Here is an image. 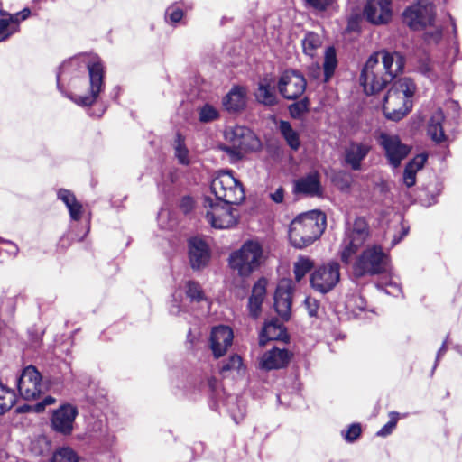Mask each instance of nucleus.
<instances>
[{"label": "nucleus", "mask_w": 462, "mask_h": 462, "mask_svg": "<svg viewBox=\"0 0 462 462\" xmlns=\"http://www.w3.org/2000/svg\"><path fill=\"white\" fill-rule=\"evenodd\" d=\"M189 259L192 269L199 270L207 266L210 259V251L201 238L192 237L189 241Z\"/></svg>", "instance_id": "obj_21"}, {"label": "nucleus", "mask_w": 462, "mask_h": 462, "mask_svg": "<svg viewBox=\"0 0 462 462\" xmlns=\"http://www.w3.org/2000/svg\"><path fill=\"white\" fill-rule=\"evenodd\" d=\"M427 154H417L411 161H410L404 169L403 183L407 188L413 187L416 183V174L421 170L427 162Z\"/></svg>", "instance_id": "obj_28"}, {"label": "nucleus", "mask_w": 462, "mask_h": 462, "mask_svg": "<svg viewBox=\"0 0 462 462\" xmlns=\"http://www.w3.org/2000/svg\"><path fill=\"white\" fill-rule=\"evenodd\" d=\"M17 31V26L11 23L9 17L7 19H0V42L5 41Z\"/></svg>", "instance_id": "obj_45"}, {"label": "nucleus", "mask_w": 462, "mask_h": 462, "mask_svg": "<svg viewBox=\"0 0 462 462\" xmlns=\"http://www.w3.org/2000/svg\"><path fill=\"white\" fill-rule=\"evenodd\" d=\"M0 244L5 245V250L9 255L15 256L19 252L18 246L11 241H7L0 237Z\"/></svg>", "instance_id": "obj_50"}, {"label": "nucleus", "mask_w": 462, "mask_h": 462, "mask_svg": "<svg viewBox=\"0 0 462 462\" xmlns=\"http://www.w3.org/2000/svg\"><path fill=\"white\" fill-rule=\"evenodd\" d=\"M350 187V182L348 180L342 181V185L340 186L341 189H347Z\"/></svg>", "instance_id": "obj_63"}, {"label": "nucleus", "mask_w": 462, "mask_h": 462, "mask_svg": "<svg viewBox=\"0 0 462 462\" xmlns=\"http://www.w3.org/2000/svg\"><path fill=\"white\" fill-rule=\"evenodd\" d=\"M256 100L264 106H273L277 103L275 83L271 78H263L258 82L254 93Z\"/></svg>", "instance_id": "obj_27"}, {"label": "nucleus", "mask_w": 462, "mask_h": 462, "mask_svg": "<svg viewBox=\"0 0 462 462\" xmlns=\"http://www.w3.org/2000/svg\"><path fill=\"white\" fill-rule=\"evenodd\" d=\"M378 143L383 149L389 164L393 168L399 167L411 152V147L403 143L395 134L381 133Z\"/></svg>", "instance_id": "obj_12"}, {"label": "nucleus", "mask_w": 462, "mask_h": 462, "mask_svg": "<svg viewBox=\"0 0 462 462\" xmlns=\"http://www.w3.org/2000/svg\"><path fill=\"white\" fill-rule=\"evenodd\" d=\"M363 14L365 18L373 24H386L393 16L391 0H366Z\"/></svg>", "instance_id": "obj_15"}, {"label": "nucleus", "mask_w": 462, "mask_h": 462, "mask_svg": "<svg viewBox=\"0 0 462 462\" xmlns=\"http://www.w3.org/2000/svg\"><path fill=\"white\" fill-rule=\"evenodd\" d=\"M78 416L76 406L67 403L53 411L51 416V427L60 433H71L74 430V421Z\"/></svg>", "instance_id": "obj_18"}, {"label": "nucleus", "mask_w": 462, "mask_h": 462, "mask_svg": "<svg viewBox=\"0 0 462 462\" xmlns=\"http://www.w3.org/2000/svg\"><path fill=\"white\" fill-rule=\"evenodd\" d=\"M302 109L305 110L306 109V106L303 105V104L302 105L297 104V105H294V106H292L291 107V112L292 115H294L295 111L297 110V113L299 114V113L301 112Z\"/></svg>", "instance_id": "obj_59"}, {"label": "nucleus", "mask_w": 462, "mask_h": 462, "mask_svg": "<svg viewBox=\"0 0 462 462\" xmlns=\"http://www.w3.org/2000/svg\"><path fill=\"white\" fill-rule=\"evenodd\" d=\"M175 156L181 164H189V150L184 144V139L181 134H177L174 141Z\"/></svg>", "instance_id": "obj_37"}, {"label": "nucleus", "mask_w": 462, "mask_h": 462, "mask_svg": "<svg viewBox=\"0 0 462 462\" xmlns=\"http://www.w3.org/2000/svg\"><path fill=\"white\" fill-rule=\"evenodd\" d=\"M305 305L308 310L310 316H316L319 308V302L315 298L307 297L305 300Z\"/></svg>", "instance_id": "obj_49"}, {"label": "nucleus", "mask_w": 462, "mask_h": 462, "mask_svg": "<svg viewBox=\"0 0 462 462\" xmlns=\"http://www.w3.org/2000/svg\"><path fill=\"white\" fill-rule=\"evenodd\" d=\"M218 110L210 104H205L199 110V119L202 123H208L217 119Z\"/></svg>", "instance_id": "obj_40"}, {"label": "nucleus", "mask_w": 462, "mask_h": 462, "mask_svg": "<svg viewBox=\"0 0 462 462\" xmlns=\"http://www.w3.org/2000/svg\"><path fill=\"white\" fill-rule=\"evenodd\" d=\"M279 130L290 148L293 151H297L300 146V140L298 132L295 131L287 121L280 122Z\"/></svg>", "instance_id": "obj_32"}, {"label": "nucleus", "mask_w": 462, "mask_h": 462, "mask_svg": "<svg viewBox=\"0 0 462 462\" xmlns=\"http://www.w3.org/2000/svg\"><path fill=\"white\" fill-rule=\"evenodd\" d=\"M291 355L286 349L277 347L266 352L261 358V365L263 368L279 369L284 367L290 361Z\"/></svg>", "instance_id": "obj_25"}, {"label": "nucleus", "mask_w": 462, "mask_h": 462, "mask_svg": "<svg viewBox=\"0 0 462 462\" xmlns=\"http://www.w3.org/2000/svg\"><path fill=\"white\" fill-rule=\"evenodd\" d=\"M313 267V262L308 257H300L294 263V274L297 281H300Z\"/></svg>", "instance_id": "obj_39"}, {"label": "nucleus", "mask_w": 462, "mask_h": 462, "mask_svg": "<svg viewBox=\"0 0 462 462\" xmlns=\"http://www.w3.org/2000/svg\"><path fill=\"white\" fill-rule=\"evenodd\" d=\"M404 23L412 30L433 25L436 17L434 5L429 0H417L403 12Z\"/></svg>", "instance_id": "obj_10"}, {"label": "nucleus", "mask_w": 462, "mask_h": 462, "mask_svg": "<svg viewBox=\"0 0 462 462\" xmlns=\"http://www.w3.org/2000/svg\"><path fill=\"white\" fill-rule=\"evenodd\" d=\"M398 420L399 414L397 412H391L389 421L381 429L378 433H390L393 431L397 424Z\"/></svg>", "instance_id": "obj_48"}, {"label": "nucleus", "mask_w": 462, "mask_h": 462, "mask_svg": "<svg viewBox=\"0 0 462 462\" xmlns=\"http://www.w3.org/2000/svg\"><path fill=\"white\" fill-rule=\"evenodd\" d=\"M57 196L66 205L70 218L79 220L82 215V205L77 200L75 195L69 189H60Z\"/></svg>", "instance_id": "obj_29"}, {"label": "nucleus", "mask_w": 462, "mask_h": 462, "mask_svg": "<svg viewBox=\"0 0 462 462\" xmlns=\"http://www.w3.org/2000/svg\"><path fill=\"white\" fill-rule=\"evenodd\" d=\"M224 136L230 144L244 148V151H252L259 146V142L254 134L243 125L227 126Z\"/></svg>", "instance_id": "obj_16"}, {"label": "nucleus", "mask_w": 462, "mask_h": 462, "mask_svg": "<svg viewBox=\"0 0 462 462\" xmlns=\"http://www.w3.org/2000/svg\"><path fill=\"white\" fill-rule=\"evenodd\" d=\"M417 69L430 80L437 79V75L434 72V65L428 57H424L419 60Z\"/></svg>", "instance_id": "obj_42"}, {"label": "nucleus", "mask_w": 462, "mask_h": 462, "mask_svg": "<svg viewBox=\"0 0 462 462\" xmlns=\"http://www.w3.org/2000/svg\"><path fill=\"white\" fill-rule=\"evenodd\" d=\"M433 28L424 33V39L428 43H438L442 39L443 29L440 25H432Z\"/></svg>", "instance_id": "obj_46"}, {"label": "nucleus", "mask_w": 462, "mask_h": 462, "mask_svg": "<svg viewBox=\"0 0 462 462\" xmlns=\"http://www.w3.org/2000/svg\"><path fill=\"white\" fill-rule=\"evenodd\" d=\"M31 14V11L30 9L28 8H24L23 11L19 12V13H16L15 14H9L7 13H5V11H0V14L2 16H5L7 15L9 17V20L11 21L12 23H14V26H17V29L19 28V23L20 21H23L25 20Z\"/></svg>", "instance_id": "obj_47"}, {"label": "nucleus", "mask_w": 462, "mask_h": 462, "mask_svg": "<svg viewBox=\"0 0 462 462\" xmlns=\"http://www.w3.org/2000/svg\"><path fill=\"white\" fill-rule=\"evenodd\" d=\"M416 90L414 82L409 78H402L393 83L383 99V111L386 118L399 121L412 107V100Z\"/></svg>", "instance_id": "obj_3"}, {"label": "nucleus", "mask_w": 462, "mask_h": 462, "mask_svg": "<svg viewBox=\"0 0 462 462\" xmlns=\"http://www.w3.org/2000/svg\"><path fill=\"white\" fill-rule=\"evenodd\" d=\"M278 88L284 98L293 100L304 93L306 79L296 70H286L279 79Z\"/></svg>", "instance_id": "obj_14"}, {"label": "nucleus", "mask_w": 462, "mask_h": 462, "mask_svg": "<svg viewBox=\"0 0 462 462\" xmlns=\"http://www.w3.org/2000/svg\"><path fill=\"white\" fill-rule=\"evenodd\" d=\"M360 435H344L345 441L347 443H354L358 439Z\"/></svg>", "instance_id": "obj_60"}, {"label": "nucleus", "mask_w": 462, "mask_h": 462, "mask_svg": "<svg viewBox=\"0 0 462 462\" xmlns=\"http://www.w3.org/2000/svg\"><path fill=\"white\" fill-rule=\"evenodd\" d=\"M247 102V90L241 86H234L223 97L222 103L226 110L238 113L244 110Z\"/></svg>", "instance_id": "obj_23"}, {"label": "nucleus", "mask_w": 462, "mask_h": 462, "mask_svg": "<svg viewBox=\"0 0 462 462\" xmlns=\"http://www.w3.org/2000/svg\"><path fill=\"white\" fill-rule=\"evenodd\" d=\"M69 64H70V62L63 63L62 66L60 68V71L57 74V81H58V83L60 82V79L62 71L65 70L67 66H69Z\"/></svg>", "instance_id": "obj_61"}, {"label": "nucleus", "mask_w": 462, "mask_h": 462, "mask_svg": "<svg viewBox=\"0 0 462 462\" xmlns=\"http://www.w3.org/2000/svg\"><path fill=\"white\" fill-rule=\"evenodd\" d=\"M243 366L242 358L238 355H233L230 358L223 364L220 368V373L223 376H226V374L232 371L239 372Z\"/></svg>", "instance_id": "obj_41"}, {"label": "nucleus", "mask_w": 462, "mask_h": 462, "mask_svg": "<svg viewBox=\"0 0 462 462\" xmlns=\"http://www.w3.org/2000/svg\"><path fill=\"white\" fill-rule=\"evenodd\" d=\"M14 403V393L0 383V415L11 409Z\"/></svg>", "instance_id": "obj_35"}, {"label": "nucleus", "mask_w": 462, "mask_h": 462, "mask_svg": "<svg viewBox=\"0 0 462 462\" xmlns=\"http://www.w3.org/2000/svg\"><path fill=\"white\" fill-rule=\"evenodd\" d=\"M369 229L365 218L356 217L353 223L346 224L345 237L341 244V260L349 263L354 255L364 245L368 238Z\"/></svg>", "instance_id": "obj_7"}, {"label": "nucleus", "mask_w": 462, "mask_h": 462, "mask_svg": "<svg viewBox=\"0 0 462 462\" xmlns=\"http://www.w3.org/2000/svg\"><path fill=\"white\" fill-rule=\"evenodd\" d=\"M449 107L454 109V110H457V107H458V104L455 101H450L449 104H448Z\"/></svg>", "instance_id": "obj_64"}, {"label": "nucleus", "mask_w": 462, "mask_h": 462, "mask_svg": "<svg viewBox=\"0 0 462 462\" xmlns=\"http://www.w3.org/2000/svg\"><path fill=\"white\" fill-rule=\"evenodd\" d=\"M385 293L393 295V296H398L402 293L401 287L396 283H389L386 285V288L384 289Z\"/></svg>", "instance_id": "obj_54"}, {"label": "nucleus", "mask_w": 462, "mask_h": 462, "mask_svg": "<svg viewBox=\"0 0 462 462\" xmlns=\"http://www.w3.org/2000/svg\"><path fill=\"white\" fill-rule=\"evenodd\" d=\"M186 288V294L191 301L199 302L200 300H204V293L199 283L189 281L187 282Z\"/></svg>", "instance_id": "obj_43"}, {"label": "nucleus", "mask_w": 462, "mask_h": 462, "mask_svg": "<svg viewBox=\"0 0 462 462\" xmlns=\"http://www.w3.org/2000/svg\"><path fill=\"white\" fill-rule=\"evenodd\" d=\"M210 189L215 201L239 204L245 198L241 182L230 171H218L211 181Z\"/></svg>", "instance_id": "obj_5"}, {"label": "nucleus", "mask_w": 462, "mask_h": 462, "mask_svg": "<svg viewBox=\"0 0 462 462\" xmlns=\"http://www.w3.org/2000/svg\"><path fill=\"white\" fill-rule=\"evenodd\" d=\"M404 60L398 52L382 51L372 54L366 60L360 76V82L367 95L381 91L401 73Z\"/></svg>", "instance_id": "obj_1"}, {"label": "nucleus", "mask_w": 462, "mask_h": 462, "mask_svg": "<svg viewBox=\"0 0 462 462\" xmlns=\"http://www.w3.org/2000/svg\"><path fill=\"white\" fill-rule=\"evenodd\" d=\"M264 261L263 250L257 241L244 243L239 250L229 256V265L242 276H247L256 270Z\"/></svg>", "instance_id": "obj_4"}, {"label": "nucleus", "mask_w": 462, "mask_h": 462, "mask_svg": "<svg viewBox=\"0 0 462 462\" xmlns=\"http://www.w3.org/2000/svg\"><path fill=\"white\" fill-rule=\"evenodd\" d=\"M446 342H444L437 354V360L445 353Z\"/></svg>", "instance_id": "obj_62"}, {"label": "nucleus", "mask_w": 462, "mask_h": 462, "mask_svg": "<svg viewBox=\"0 0 462 462\" xmlns=\"http://www.w3.org/2000/svg\"><path fill=\"white\" fill-rule=\"evenodd\" d=\"M389 255L380 245L365 248L356 258L353 272L355 276L375 275L385 272L389 266Z\"/></svg>", "instance_id": "obj_6"}, {"label": "nucleus", "mask_w": 462, "mask_h": 462, "mask_svg": "<svg viewBox=\"0 0 462 462\" xmlns=\"http://www.w3.org/2000/svg\"><path fill=\"white\" fill-rule=\"evenodd\" d=\"M293 192L310 197H321L322 187L320 184L319 174L317 171H312L295 180Z\"/></svg>", "instance_id": "obj_22"}, {"label": "nucleus", "mask_w": 462, "mask_h": 462, "mask_svg": "<svg viewBox=\"0 0 462 462\" xmlns=\"http://www.w3.org/2000/svg\"><path fill=\"white\" fill-rule=\"evenodd\" d=\"M311 288L322 294L332 291L340 281V265L337 262H328L317 267L310 274Z\"/></svg>", "instance_id": "obj_11"}, {"label": "nucleus", "mask_w": 462, "mask_h": 462, "mask_svg": "<svg viewBox=\"0 0 462 462\" xmlns=\"http://www.w3.org/2000/svg\"><path fill=\"white\" fill-rule=\"evenodd\" d=\"M167 14L169 15L171 21L173 23H179L182 17H183V12L182 10L177 8L170 12V10L167 11Z\"/></svg>", "instance_id": "obj_53"}, {"label": "nucleus", "mask_w": 462, "mask_h": 462, "mask_svg": "<svg viewBox=\"0 0 462 462\" xmlns=\"http://www.w3.org/2000/svg\"><path fill=\"white\" fill-rule=\"evenodd\" d=\"M287 338L288 335L282 324L277 319H271L264 323L259 336V343L264 346L271 340L285 341Z\"/></svg>", "instance_id": "obj_24"}, {"label": "nucleus", "mask_w": 462, "mask_h": 462, "mask_svg": "<svg viewBox=\"0 0 462 462\" xmlns=\"http://www.w3.org/2000/svg\"><path fill=\"white\" fill-rule=\"evenodd\" d=\"M31 451L35 455H42L50 450L48 435H33L31 439Z\"/></svg>", "instance_id": "obj_36"}, {"label": "nucleus", "mask_w": 462, "mask_h": 462, "mask_svg": "<svg viewBox=\"0 0 462 462\" xmlns=\"http://www.w3.org/2000/svg\"><path fill=\"white\" fill-rule=\"evenodd\" d=\"M320 72H321V69H320V66L319 65V63H315L312 66H310V74L311 77L317 79L319 77Z\"/></svg>", "instance_id": "obj_58"}, {"label": "nucleus", "mask_w": 462, "mask_h": 462, "mask_svg": "<svg viewBox=\"0 0 462 462\" xmlns=\"http://www.w3.org/2000/svg\"><path fill=\"white\" fill-rule=\"evenodd\" d=\"M372 150L369 142H349L344 150V162L353 171H361L363 162Z\"/></svg>", "instance_id": "obj_17"}, {"label": "nucleus", "mask_w": 462, "mask_h": 462, "mask_svg": "<svg viewBox=\"0 0 462 462\" xmlns=\"http://www.w3.org/2000/svg\"><path fill=\"white\" fill-rule=\"evenodd\" d=\"M89 76V92L83 96H70L69 98L79 106H92L97 99L100 92L103 90L104 83V66L99 58H94L88 63Z\"/></svg>", "instance_id": "obj_9"}, {"label": "nucleus", "mask_w": 462, "mask_h": 462, "mask_svg": "<svg viewBox=\"0 0 462 462\" xmlns=\"http://www.w3.org/2000/svg\"><path fill=\"white\" fill-rule=\"evenodd\" d=\"M337 67V54L334 47H328L324 54L323 70L324 81L328 82Z\"/></svg>", "instance_id": "obj_34"}, {"label": "nucleus", "mask_w": 462, "mask_h": 462, "mask_svg": "<svg viewBox=\"0 0 462 462\" xmlns=\"http://www.w3.org/2000/svg\"><path fill=\"white\" fill-rule=\"evenodd\" d=\"M181 298V291H176L173 293V304L171 308V312L174 315H177L180 312L181 307L179 303V300Z\"/></svg>", "instance_id": "obj_51"}, {"label": "nucleus", "mask_w": 462, "mask_h": 462, "mask_svg": "<svg viewBox=\"0 0 462 462\" xmlns=\"http://www.w3.org/2000/svg\"><path fill=\"white\" fill-rule=\"evenodd\" d=\"M444 119L445 117L441 109L436 110L430 119L428 134L436 143H441L445 140L442 125Z\"/></svg>", "instance_id": "obj_30"}, {"label": "nucleus", "mask_w": 462, "mask_h": 462, "mask_svg": "<svg viewBox=\"0 0 462 462\" xmlns=\"http://www.w3.org/2000/svg\"><path fill=\"white\" fill-rule=\"evenodd\" d=\"M234 338L233 330L224 325L213 328L210 335V348L216 358L223 356L229 346H231Z\"/></svg>", "instance_id": "obj_20"}, {"label": "nucleus", "mask_w": 462, "mask_h": 462, "mask_svg": "<svg viewBox=\"0 0 462 462\" xmlns=\"http://www.w3.org/2000/svg\"><path fill=\"white\" fill-rule=\"evenodd\" d=\"M51 462H79V457L72 448L63 447L53 454Z\"/></svg>", "instance_id": "obj_38"}, {"label": "nucleus", "mask_w": 462, "mask_h": 462, "mask_svg": "<svg viewBox=\"0 0 462 462\" xmlns=\"http://www.w3.org/2000/svg\"><path fill=\"white\" fill-rule=\"evenodd\" d=\"M292 290V282L288 279L281 280L276 288L274 309L283 320L291 317Z\"/></svg>", "instance_id": "obj_19"}, {"label": "nucleus", "mask_w": 462, "mask_h": 462, "mask_svg": "<svg viewBox=\"0 0 462 462\" xmlns=\"http://www.w3.org/2000/svg\"><path fill=\"white\" fill-rule=\"evenodd\" d=\"M193 207V200L190 197H185L182 199L180 208L185 213H188Z\"/></svg>", "instance_id": "obj_55"}, {"label": "nucleus", "mask_w": 462, "mask_h": 462, "mask_svg": "<svg viewBox=\"0 0 462 462\" xmlns=\"http://www.w3.org/2000/svg\"><path fill=\"white\" fill-rule=\"evenodd\" d=\"M42 376L37 369L29 365L25 367L17 381L21 396L25 400H34L42 391Z\"/></svg>", "instance_id": "obj_13"}, {"label": "nucleus", "mask_w": 462, "mask_h": 462, "mask_svg": "<svg viewBox=\"0 0 462 462\" xmlns=\"http://www.w3.org/2000/svg\"><path fill=\"white\" fill-rule=\"evenodd\" d=\"M233 204L215 201L211 197H205L203 208L205 217L210 226L217 229L233 227L238 219L237 210Z\"/></svg>", "instance_id": "obj_8"}, {"label": "nucleus", "mask_w": 462, "mask_h": 462, "mask_svg": "<svg viewBox=\"0 0 462 462\" xmlns=\"http://www.w3.org/2000/svg\"><path fill=\"white\" fill-rule=\"evenodd\" d=\"M219 148L229 156V159L232 162L240 160L243 156V153L247 152L244 151V148L233 144H222L219 146Z\"/></svg>", "instance_id": "obj_44"}, {"label": "nucleus", "mask_w": 462, "mask_h": 462, "mask_svg": "<svg viewBox=\"0 0 462 462\" xmlns=\"http://www.w3.org/2000/svg\"><path fill=\"white\" fill-rule=\"evenodd\" d=\"M305 6L316 14L332 13L337 10V0H304Z\"/></svg>", "instance_id": "obj_33"}, {"label": "nucleus", "mask_w": 462, "mask_h": 462, "mask_svg": "<svg viewBox=\"0 0 462 462\" xmlns=\"http://www.w3.org/2000/svg\"><path fill=\"white\" fill-rule=\"evenodd\" d=\"M301 44L304 54L314 58L318 54V51L321 48L323 40L319 34L309 32L302 39Z\"/></svg>", "instance_id": "obj_31"}, {"label": "nucleus", "mask_w": 462, "mask_h": 462, "mask_svg": "<svg viewBox=\"0 0 462 462\" xmlns=\"http://www.w3.org/2000/svg\"><path fill=\"white\" fill-rule=\"evenodd\" d=\"M265 279H259L253 287L252 294L248 300V310L252 318L257 319L261 314V307L266 294Z\"/></svg>", "instance_id": "obj_26"}, {"label": "nucleus", "mask_w": 462, "mask_h": 462, "mask_svg": "<svg viewBox=\"0 0 462 462\" xmlns=\"http://www.w3.org/2000/svg\"><path fill=\"white\" fill-rule=\"evenodd\" d=\"M55 402V399L53 397L48 396L43 399V401L41 403L37 404V410L41 411L43 410L45 406L51 405Z\"/></svg>", "instance_id": "obj_56"}, {"label": "nucleus", "mask_w": 462, "mask_h": 462, "mask_svg": "<svg viewBox=\"0 0 462 462\" xmlns=\"http://www.w3.org/2000/svg\"><path fill=\"white\" fill-rule=\"evenodd\" d=\"M326 217L319 210H311L296 217L290 225L289 237L296 248L311 245L324 232Z\"/></svg>", "instance_id": "obj_2"}, {"label": "nucleus", "mask_w": 462, "mask_h": 462, "mask_svg": "<svg viewBox=\"0 0 462 462\" xmlns=\"http://www.w3.org/2000/svg\"><path fill=\"white\" fill-rule=\"evenodd\" d=\"M269 197L273 202L282 203L284 199V189L282 187H280L273 192L270 193Z\"/></svg>", "instance_id": "obj_52"}, {"label": "nucleus", "mask_w": 462, "mask_h": 462, "mask_svg": "<svg viewBox=\"0 0 462 462\" xmlns=\"http://www.w3.org/2000/svg\"><path fill=\"white\" fill-rule=\"evenodd\" d=\"M363 430L362 426L360 423H352L346 433L349 434H356V433H361Z\"/></svg>", "instance_id": "obj_57"}]
</instances>
